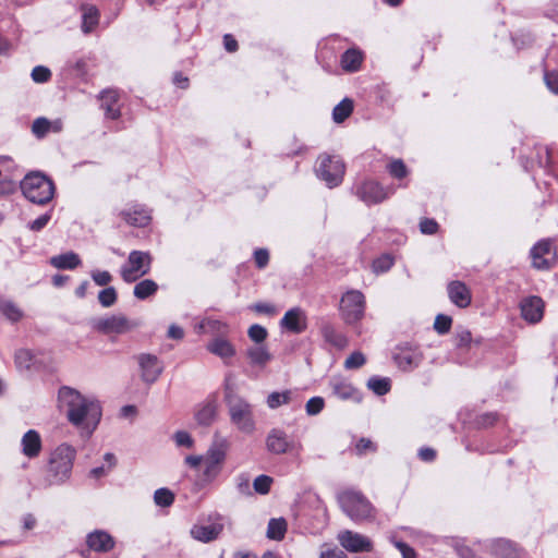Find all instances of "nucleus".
<instances>
[{
  "instance_id": "obj_19",
  "label": "nucleus",
  "mask_w": 558,
  "mask_h": 558,
  "mask_svg": "<svg viewBox=\"0 0 558 558\" xmlns=\"http://www.w3.org/2000/svg\"><path fill=\"white\" fill-rule=\"evenodd\" d=\"M330 387L332 389L333 396L342 400H353L355 402H360L362 400L361 393L356 388L352 386L351 383L341 379L335 378L330 381Z\"/></svg>"
},
{
  "instance_id": "obj_59",
  "label": "nucleus",
  "mask_w": 558,
  "mask_h": 558,
  "mask_svg": "<svg viewBox=\"0 0 558 558\" xmlns=\"http://www.w3.org/2000/svg\"><path fill=\"white\" fill-rule=\"evenodd\" d=\"M472 341V335L469 330H462L456 336V344L459 348L468 347Z\"/></svg>"
},
{
  "instance_id": "obj_61",
  "label": "nucleus",
  "mask_w": 558,
  "mask_h": 558,
  "mask_svg": "<svg viewBox=\"0 0 558 558\" xmlns=\"http://www.w3.org/2000/svg\"><path fill=\"white\" fill-rule=\"evenodd\" d=\"M254 257H255L256 265L259 268H263L268 263L269 254H268L267 250L259 248V250L255 251Z\"/></svg>"
},
{
  "instance_id": "obj_63",
  "label": "nucleus",
  "mask_w": 558,
  "mask_h": 558,
  "mask_svg": "<svg viewBox=\"0 0 558 558\" xmlns=\"http://www.w3.org/2000/svg\"><path fill=\"white\" fill-rule=\"evenodd\" d=\"M168 337L175 340H181L184 337V330L178 325H171L168 329Z\"/></svg>"
},
{
  "instance_id": "obj_13",
  "label": "nucleus",
  "mask_w": 558,
  "mask_h": 558,
  "mask_svg": "<svg viewBox=\"0 0 558 558\" xmlns=\"http://www.w3.org/2000/svg\"><path fill=\"white\" fill-rule=\"evenodd\" d=\"M136 360L141 368L142 380L148 385L154 384L163 371L160 360L149 353H141Z\"/></svg>"
},
{
  "instance_id": "obj_64",
  "label": "nucleus",
  "mask_w": 558,
  "mask_h": 558,
  "mask_svg": "<svg viewBox=\"0 0 558 558\" xmlns=\"http://www.w3.org/2000/svg\"><path fill=\"white\" fill-rule=\"evenodd\" d=\"M320 558H348L340 549L333 548L320 553Z\"/></svg>"
},
{
  "instance_id": "obj_48",
  "label": "nucleus",
  "mask_w": 558,
  "mask_h": 558,
  "mask_svg": "<svg viewBox=\"0 0 558 558\" xmlns=\"http://www.w3.org/2000/svg\"><path fill=\"white\" fill-rule=\"evenodd\" d=\"M393 265V259L389 255H384L373 263V270L376 274L385 272L389 270Z\"/></svg>"
},
{
  "instance_id": "obj_42",
  "label": "nucleus",
  "mask_w": 558,
  "mask_h": 558,
  "mask_svg": "<svg viewBox=\"0 0 558 558\" xmlns=\"http://www.w3.org/2000/svg\"><path fill=\"white\" fill-rule=\"evenodd\" d=\"M247 335L256 344H262L266 340L268 331L265 327L254 324L248 328Z\"/></svg>"
},
{
  "instance_id": "obj_15",
  "label": "nucleus",
  "mask_w": 558,
  "mask_h": 558,
  "mask_svg": "<svg viewBox=\"0 0 558 558\" xmlns=\"http://www.w3.org/2000/svg\"><path fill=\"white\" fill-rule=\"evenodd\" d=\"M356 194L361 201L366 204H377L387 198L388 193L383 186L374 181L363 182L356 190Z\"/></svg>"
},
{
  "instance_id": "obj_29",
  "label": "nucleus",
  "mask_w": 558,
  "mask_h": 558,
  "mask_svg": "<svg viewBox=\"0 0 558 558\" xmlns=\"http://www.w3.org/2000/svg\"><path fill=\"white\" fill-rule=\"evenodd\" d=\"M362 60L361 51L349 49L341 57V66L347 72H355L360 69Z\"/></svg>"
},
{
  "instance_id": "obj_17",
  "label": "nucleus",
  "mask_w": 558,
  "mask_h": 558,
  "mask_svg": "<svg viewBox=\"0 0 558 558\" xmlns=\"http://www.w3.org/2000/svg\"><path fill=\"white\" fill-rule=\"evenodd\" d=\"M218 412V403L215 398H209L205 402L201 403L195 410V421L202 426L211 425Z\"/></svg>"
},
{
  "instance_id": "obj_57",
  "label": "nucleus",
  "mask_w": 558,
  "mask_h": 558,
  "mask_svg": "<svg viewBox=\"0 0 558 558\" xmlns=\"http://www.w3.org/2000/svg\"><path fill=\"white\" fill-rule=\"evenodd\" d=\"M252 310H254L256 313L266 314L269 316L275 315L277 312L276 307L269 303H256L252 306Z\"/></svg>"
},
{
  "instance_id": "obj_25",
  "label": "nucleus",
  "mask_w": 558,
  "mask_h": 558,
  "mask_svg": "<svg viewBox=\"0 0 558 558\" xmlns=\"http://www.w3.org/2000/svg\"><path fill=\"white\" fill-rule=\"evenodd\" d=\"M121 215L129 225L134 227H145L150 221L149 213L140 206L122 211Z\"/></svg>"
},
{
  "instance_id": "obj_12",
  "label": "nucleus",
  "mask_w": 558,
  "mask_h": 558,
  "mask_svg": "<svg viewBox=\"0 0 558 558\" xmlns=\"http://www.w3.org/2000/svg\"><path fill=\"white\" fill-rule=\"evenodd\" d=\"M337 539L350 553H368L373 550V542L368 537L350 530L341 531Z\"/></svg>"
},
{
  "instance_id": "obj_51",
  "label": "nucleus",
  "mask_w": 558,
  "mask_h": 558,
  "mask_svg": "<svg viewBox=\"0 0 558 558\" xmlns=\"http://www.w3.org/2000/svg\"><path fill=\"white\" fill-rule=\"evenodd\" d=\"M388 169H389L390 174L397 179H402L408 173L405 165L400 159L393 160L392 162H390L388 166Z\"/></svg>"
},
{
  "instance_id": "obj_54",
  "label": "nucleus",
  "mask_w": 558,
  "mask_h": 558,
  "mask_svg": "<svg viewBox=\"0 0 558 558\" xmlns=\"http://www.w3.org/2000/svg\"><path fill=\"white\" fill-rule=\"evenodd\" d=\"M231 397H240L235 393L234 387V378L231 374H229L225 379V401L228 403V398Z\"/></svg>"
},
{
  "instance_id": "obj_60",
  "label": "nucleus",
  "mask_w": 558,
  "mask_h": 558,
  "mask_svg": "<svg viewBox=\"0 0 558 558\" xmlns=\"http://www.w3.org/2000/svg\"><path fill=\"white\" fill-rule=\"evenodd\" d=\"M395 546L400 550L403 558H415V551L409 545L400 541H393Z\"/></svg>"
},
{
  "instance_id": "obj_34",
  "label": "nucleus",
  "mask_w": 558,
  "mask_h": 558,
  "mask_svg": "<svg viewBox=\"0 0 558 558\" xmlns=\"http://www.w3.org/2000/svg\"><path fill=\"white\" fill-rule=\"evenodd\" d=\"M367 387L377 396H384L390 391V379L386 377H371Z\"/></svg>"
},
{
  "instance_id": "obj_10",
  "label": "nucleus",
  "mask_w": 558,
  "mask_h": 558,
  "mask_svg": "<svg viewBox=\"0 0 558 558\" xmlns=\"http://www.w3.org/2000/svg\"><path fill=\"white\" fill-rule=\"evenodd\" d=\"M228 442L226 439L216 441L204 456V476L208 481H213L218 476L221 465L226 459Z\"/></svg>"
},
{
  "instance_id": "obj_40",
  "label": "nucleus",
  "mask_w": 558,
  "mask_h": 558,
  "mask_svg": "<svg viewBox=\"0 0 558 558\" xmlns=\"http://www.w3.org/2000/svg\"><path fill=\"white\" fill-rule=\"evenodd\" d=\"M117 291L113 287L101 290L98 294V301L104 307H110L117 302Z\"/></svg>"
},
{
  "instance_id": "obj_56",
  "label": "nucleus",
  "mask_w": 558,
  "mask_h": 558,
  "mask_svg": "<svg viewBox=\"0 0 558 558\" xmlns=\"http://www.w3.org/2000/svg\"><path fill=\"white\" fill-rule=\"evenodd\" d=\"M437 228L438 225L434 219H424L420 223V229L424 234H434Z\"/></svg>"
},
{
  "instance_id": "obj_32",
  "label": "nucleus",
  "mask_w": 558,
  "mask_h": 558,
  "mask_svg": "<svg viewBox=\"0 0 558 558\" xmlns=\"http://www.w3.org/2000/svg\"><path fill=\"white\" fill-rule=\"evenodd\" d=\"M287 532V522L283 518L270 519L267 526V537L275 541H281Z\"/></svg>"
},
{
  "instance_id": "obj_36",
  "label": "nucleus",
  "mask_w": 558,
  "mask_h": 558,
  "mask_svg": "<svg viewBox=\"0 0 558 558\" xmlns=\"http://www.w3.org/2000/svg\"><path fill=\"white\" fill-rule=\"evenodd\" d=\"M0 312L11 322H17L23 317V312L9 300L0 301Z\"/></svg>"
},
{
  "instance_id": "obj_47",
  "label": "nucleus",
  "mask_w": 558,
  "mask_h": 558,
  "mask_svg": "<svg viewBox=\"0 0 558 558\" xmlns=\"http://www.w3.org/2000/svg\"><path fill=\"white\" fill-rule=\"evenodd\" d=\"M31 76L35 83H46L50 80L51 72L46 66L37 65L32 70Z\"/></svg>"
},
{
  "instance_id": "obj_44",
  "label": "nucleus",
  "mask_w": 558,
  "mask_h": 558,
  "mask_svg": "<svg viewBox=\"0 0 558 558\" xmlns=\"http://www.w3.org/2000/svg\"><path fill=\"white\" fill-rule=\"evenodd\" d=\"M32 132L37 138H43L49 133L48 119L40 117L34 120Z\"/></svg>"
},
{
  "instance_id": "obj_37",
  "label": "nucleus",
  "mask_w": 558,
  "mask_h": 558,
  "mask_svg": "<svg viewBox=\"0 0 558 558\" xmlns=\"http://www.w3.org/2000/svg\"><path fill=\"white\" fill-rule=\"evenodd\" d=\"M292 392L290 390H286L282 392H271L267 397V405L270 409H277L283 404H288L291 401Z\"/></svg>"
},
{
  "instance_id": "obj_30",
  "label": "nucleus",
  "mask_w": 558,
  "mask_h": 558,
  "mask_svg": "<svg viewBox=\"0 0 558 558\" xmlns=\"http://www.w3.org/2000/svg\"><path fill=\"white\" fill-rule=\"evenodd\" d=\"M322 335L326 342L330 343L331 345L342 349L347 345V339L345 337L338 332L333 326L330 324H325L322 327Z\"/></svg>"
},
{
  "instance_id": "obj_50",
  "label": "nucleus",
  "mask_w": 558,
  "mask_h": 558,
  "mask_svg": "<svg viewBox=\"0 0 558 558\" xmlns=\"http://www.w3.org/2000/svg\"><path fill=\"white\" fill-rule=\"evenodd\" d=\"M324 399L322 397L311 398L305 405L308 415H316L324 409Z\"/></svg>"
},
{
  "instance_id": "obj_5",
  "label": "nucleus",
  "mask_w": 558,
  "mask_h": 558,
  "mask_svg": "<svg viewBox=\"0 0 558 558\" xmlns=\"http://www.w3.org/2000/svg\"><path fill=\"white\" fill-rule=\"evenodd\" d=\"M228 412L231 423L242 433L252 434L255 430L253 407L242 397L228 398Z\"/></svg>"
},
{
  "instance_id": "obj_35",
  "label": "nucleus",
  "mask_w": 558,
  "mask_h": 558,
  "mask_svg": "<svg viewBox=\"0 0 558 558\" xmlns=\"http://www.w3.org/2000/svg\"><path fill=\"white\" fill-rule=\"evenodd\" d=\"M353 110V102L352 100L345 98L341 102H339L332 111V118L335 122L341 123L343 122Z\"/></svg>"
},
{
  "instance_id": "obj_2",
  "label": "nucleus",
  "mask_w": 558,
  "mask_h": 558,
  "mask_svg": "<svg viewBox=\"0 0 558 558\" xmlns=\"http://www.w3.org/2000/svg\"><path fill=\"white\" fill-rule=\"evenodd\" d=\"M21 189L28 201L39 205L50 202L54 194L53 182L40 172L27 174L21 182Z\"/></svg>"
},
{
  "instance_id": "obj_26",
  "label": "nucleus",
  "mask_w": 558,
  "mask_h": 558,
  "mask_svg": "<svg viewBox=\"0 0 558 558\" xmlns=\"http://www.w3.org/2000/svg\"><path fill=\"white\" fill-rule=\"evenodd\" d=\"M50 264L58 269H74L81 265L80 256L74 252L56 255L50 258Z\"/></svg>"
},
{
  "instance_id": "obj_33",
  "label": "nucleus",
  "mask_w": 558,
  "mask_h": 558,
  "mask_svg": "<svg viewBox=\"0 0 558 558\" xmlns=\"http://www.w3.org/2000/svg\"><path fill=\"white\" fill-rule=\"evenodd\" d=\"M157 289H158V286L154 280L145 279V280L140 281L134 287L133 293H134L135 298H137L140 300H145L148 296L155 294Z\"/></svg>"
},
{
  "instance_id": "obj_58",
  "label": "nucleus",
  "mask_w": 558,
  "mask_h": 558,
  "mask_svg": "<svg viewBox=\"0 0 558 558\" xmlns=\"http://www.w3.org/2000/svg\"><path fill=\"white\" fill-rule=\"evenodd\" d=\"M544 78L547 87L553 93L558 94V72L546 73Z\"/></svg>"
},
{
  "instance_id": "obj_14",
  "label": "nucleus",
  "mask_w": 558,
  "mask_h": 558,
  "mask_svg": "<svg viewBox=\"0 0 558 558\" xmlns=\"http://www.w3.org/2000/svg\"><path fill=\"white\" fill-rule=\"evenodd\" d=\"M282 329L291 333H302L307 328V317L301 307H293L286 312L280 320Z\"/></svg>"
},
{
  "instance_id": "obj_53",
  "label": "nucleus",
  "mask_w": 558,
  "mask_h": 558,
  "mask_svg": "<svg viewBox=\"0 0 558 558\" xmlns=\"http://www.w3.org/2000/svg\"><path fill=\"white\" fill-rule=\"evenodd\" d=\"M174 441L179 447L192 448L194 446V439L184 430H179L174 434Z\"/></svg>"
},
{
  "instance_id": "obj_46",
  "label": "nucleus",
  "mask_w": 558,
  "mask_h": 558,
  "mask_svg": "<svg viewBox=\"0 0 558 558\" xmlns=\"http://www.w3.org/2000/svg\"><path fill=\"white\" fill-rule=\"evenodd\" d=\"M272 478L268 475H259L253 482V487L256 493L265 495L269 492Z\"/></svg>"
},
{
  "instance_id": "obj_28",
  "label": "nucleus",
  "mask_w": 558,
  "mask_h": 558,
  "mask_svg": "<svg viewBox=\"0 0 558 558\" xmlns=\"http://www.w3.org/2000/svg\"><path fill=\"white\" fill-rule=\"evenodd\" d=\"M247 357L254 365L265 366L270 360L271 354L265 345L256 344L247 349Z\"/></svg>"
},
{
  "instance_id": "obj_22",
  "label": "nucleus",
  "mask_w": 558,
  "mask_h": 558,
  "mask_svg": "<svg viewBox=\"0 0 558 558\" xmlns=\"http://www.w3.org/2000/svg\"><path fill=\"white\" fill-rule=\"evenodd\" d=\"M87 545L95 551L106 553L113 548V538L105 531H94L87 536Z\"/></svg>"
},
{
  "instance_id": "obj_38",
  "label": "nucleus",
  "mask_w": 558,
  "mask_h": 558,
  "mask_svg": "<svg viewBox=\"0 0 558 558\" xmlns=\"http://www.w3.org/2000/svg\"><path fill=\"white\" fill-rule=\"evenodd\" d=\"M98 23V11L94 7L85 9L83 13L82 29L84 33H89Z\"/></svg>"
},
{
  "instance_id": "obj_39",
  "label": "nucleus",
  "mask_w": 558,
  "mask_h": 558,
  "mask_svg": "<svg viewBox=\"0 0 558 558\" xmlns=\"http://www.w3.org/2000/svg\"><path fill=\"white\" fill-rule=\"evenodd\" d=\"M154 501L159 507H170L174 501V494L168 488H158L154 493Z\"/></svg>"
},
{
  "instance_id": "obj_3",
  "label": "nucleus",
  "mask_w": 558,
  "mask_h": 558,
  "mask_svg": "<svg viewBox=\"0 0 558 558\" xmlns=\"http://www.w3.org/2000/svg\"><path fill=\"white\" fill-rule=\"evenodd\" d=\"M342 511L353 521L361 522L374 517V508L360 492L344 490L338 495Z\"/></svg>"
},
{
  "instance_id": "obj_23",
  "label": "nucleus",
  "mask_w": 558,
  "mask_h": 558,
  "mask_svg": "<svg viewBox=\"0 0 558 558\" xmlns=\"http://www.w3.org/2000/svg\"><path fill=\"white\" fill-rule=\"evenodd\" d=\"M395 360L399 368L411 371L418 366L422 361V354L415 349H401L395 355Z\"/></svg>"
},
{
  "instance_id": "obj_16",
  "label": "nucleus",
  "mask_w": 558,
  "mask_h": 558,
  "mask_svg": "<svg viewBox=\"0 0 558 558\" xmlns=\"http://www.w3.org/2000/svg\"><path fill=\"white\" fill-rule=\"evenodd\" d=\"M522 317L532 324L538 323L543 318L544 302L538 296H530L521 302Z\"/></svg>"
},
{
  "instance_id": "obj_45",
  "label": "nucleus",
  "mask_w": 558,
  "mask_h": 558,
  "mask_svg": "<svg viewBox=\"0 0 558 558\" xmlns=\"http://www.w3.org/2000/svg\"><path fill=\"white\" fill-rule=\"evenodd\" d=\"M365 355L360 351H355L347 357V360L344 361V367L347 369L360 368L365 364Z\"/></svg>"
},
{
  "instance_id": "obj_18",
  "label": "nucleus",
  "mask_w": 558,
  "mask_h": 558,
  "mask_svg": "<svg viewBox=\"0 0 558 558\" xmlns=\"http://www.w3.org/2000/svg\"><path fill=\"white\" fill-rule=\"evenodd\" d=\"M223 530V524L220 522H214L208 525H193L190 533L191 536L199 542L209 543L218 538Z\"/></svg>"
},
{
  "instance_id": "obj_9",
  "label": "nucleus",
  "mask_w": 558,
  "mask_h": 558,
  "mask_svg": "<svg viewBox=\"0 0 558 558\" xmlns=\"http://www.w3.org/2000/svg\"><path fill=\"white\" fill-rule=\"evenodd\" d=\"M316 173L329 187L337 186L342 181L344 165L339 158L322 155L317 161Z\"/></svg>"
},
{
  "instance_id": "obj_49",
  "label": "nucleus",
  "mask_w": 558,
  "mask_h": 558,
  "mask_svg": "<svg viewBox=\"0 0 558 558\" xmlns=\"http://www.w3.org/2000/svg\"><path fill=\"white\" fill-rule=\"evenodd\" d=\"M452 319L449 316L439 314L435 318L434 328L437 332L444 335L451 328Z\"/></svg>"
},
{
  "instance_id": "obj_4",
  "label": "nucleus",
  "mask_w": 558,
  "mask_h": 558,
  "mask_svg": "<svg viewBox=\"0 0 558 558\" xmlns=\"http://www.w3.org/2000/svg\"><path fill=\"white\" fill-rule=\"evenodd\" d=\"M75 453V449L66 444L60 445L52 452L48 470L51 483H63L70 477Z\"/></svg>"
},
{
  "instance_id": "obj_52",
  "label": "nucleus",
  "mask_w": 558,
  "mask_h": 558,
  "mask_svg": "<svg viewBox=\"0 0 558 558\" xmlns=\"http://www.w3.org/2000/svg\"><path fill=\"white\" fill-rule=\"evenodd\" d=\"M90 276L94 282L100 287L107 286L112 280V276L107 270H94Z\"/></svg>"
},
{
  "instance_id": "obj_6",
  "label": "nucleus",
  "mask_w": 558,
  "mask_h": 558,
  "mask_svg": "<svg viewBox=\"0 0 558 558\" xmlns=\"http://www.w3.org/2000/svg\"><path fill=\"white\" fill-rule=\"evenodd\" d=\"M365 305V296L361 291L349 290L340 300V315L347 324H355L363 318Z\"/></svg>"
},
{
  "instance_id": "obj_41",
  "label": "nucleus",
  "mask_w": 558,
  "mask_h": 558,
  "mask_svg": "<svg viewBox=\"0 0 558 558\" xmlns=\"http://www.w3.org/2000/svg\"><path fill=\"white\" fill-rule=\"evenodd\" d=\"M226 326L219 320L206 319L196 326L197 332H223Z\"/></svg>"
},
{
  "instance_id": "obj_31",
  "label": "nucleus",
  "mask_w": 558,
  "mask_h": 558,
  "mask_svg": "<svg viewBox=\"0 0 558 558\" xmlns=\"http://www.w3.org/2000/svg\"><path fill=\"white\" fill-rule=\"evenodd\" d=\"M207 349L211 353H214L222 359L231 357L235 352L233 345L229 341H227L226 339H222V338H217V339L213 340L207 345Z\"/></svg>"
},
{
  "instance_id": "obj_20",
  "label": "nucleus",
  "mask_w": 558,
  "mask_h": 558,
  "mask_svg": "<svg viewBox=\"0 0 558 558\" xmlns=\"http://www.w3.org/2000/svg\"><path fill=\"white\" fill-rule=\"evenodd\" d=\"M447 290L449 299L454 305L461 308L470 305L471 292L463 282L452 281L448 284Z\"/></svg>"
},
{
  "instance_id": "obj_62",
  "label": "nucleus",
  "mask_w": 558,
  "mask_h": 558,
  "mask_svg": "<svg viewBox=\"0 0 558 558\" xmlns=\"http://www.w3.org/2000/svg\"><path fill=\"white\" fill-rule=\"evenodd\" d=\"M355 448H356L357 453H360V454L366 452L367 450H371V451L375 450L374 444L367 438H361L357 441Z\"/></svg>"
},
{
  "instance_id": "obj_55",
  "label": "nucleus",
  "mask_w": 558,
  "mask_h": 558,
  "mask_svg": "<svg viewBox=\"0 0 558 558\" xmlns=\"http://www.w3.org/2000/svg\"><path fill=\"white\" fill-rule=\"evenodd\" d=\"M50 218H51L50 214L41 215L40 217H38L34 221H32L28 227L33 231H40L43 228H45L47 226Z\"/></svg>"
},
{
  "instance_id": "obj_11",
  "label": "nucleus",
  "mask_w": 558,
  "mask_h": 558,
  "mask_svg": "<svg viewBox=\"0 0 558 558\" xmlns=\"http://www.w3.org/2000/svg\"><path fill=\"white\" fill-rule=\"evenodd\" d=\"M531 258L533 267L536 269L547 270L551 268L557 260L553 242L546 239L536 243L531 250Z\"/></svg>"
},
{
  "instance_id": "obj_1",
  "label": "nucleus",
  "mask_w": 558,
  "mask_h": 558,
  "mask_svg": "<svg viewBox=\"0 0 558 558\" xmlns=\"http://www.w3.org/2000/svg\"><path fill=\"white\" fill-rule=\"evenodd\" d=\"M60 409L75 427L90 435L101 418V408L94 398L83 396L70 387H61L58 392Z\"/></svg>"
},
{
  "instance_id": "obj_43",
  "label": "nucleus",
  "mask_w": 558,
  "mask_h": 558,
  "mask_svg": "<svg viewBox=\"0 0 558 558\" xmlns=\"http://www.w3.org/2000/svg\"><path fill=\"white\" fill-rule=\"evenodd\" d=\"M33 362V354L25 349H20L15 353V365L19 369H28Z\"/></svg>"
},
{
  "instance_id": "obj_7",
  "label": "nucleus",
  "mask_w": 558,
  "mask_h": 558,
  "mask_svg": "<svg viewBox=\"0 0 558 558\" xmlns=\"http://www.w3.org/2000/svg\"><path fill=\"white\" fill-rule=\"evenodd\" d=\"M150 264L151 257L149 253L132 251L126 263L121 267V277L128 283L134 282L149 272Z\"/></svg>"
},
{
  "instance_id": "obj_8",
  "label": "nucleus",
  "mask_w": 558,
  "mask_h": 558,
  "mask_svg": "<svg viewBox=\"0 0 558 558\" xmlns=\"http://www.w3.org/2000/svg\"><path fill=\"white\" fill-rule=\"evenodd\" d=\"M140 326L138 322L130 320L122 314L109 315L93 320V328L105 335L126 333Z\"/></svg>"
},
{
  "instance_id": "obj_21",
  "label": "nucleus",
  "mask_w": 558,
  "mask_h": 558,
  "mask_svg": "<svg viewBox=\"0 0 558 558\" xmlns=\"http://www.w3.org/2000/svg\"><path fill=\"white\" fill-rule=\"evenodd\" d=\"M22 452L29 459L36 458L41 451V438L35 429L27 430L21 440Z\"/></svg>"
},
{
  "instance_id": "obj_27",
  "label": "nucleus",
  "mask_w": 558,
  "mask_h": 558,
  "mask_svg": "<svg viewBox=\"0 0 558 558\" xmlns=\"http://www.w3.org/2000/svg\"><path fill=\"white\" fill-rule=\"evenodd\" d=\"M101 107L106 111V116L110 119H118L120 117V110L116 108L118 101V94L116 90H105L101 96Z\"/></svg>"
},
{
  "instance_id": "obj_24",
  "label": "nucleus",
  "mask_w": 558,
  "mask_h": 558,
  "mask_svg": "<svg viewBox=\"0 0 558 558\" xmlns=\"http://www.w3.org/2000/svg\"><path fill=\"white\" fill-rule=\"evenodd\" d=\"M266 446L270 452L281 454L289 449L290 442L284 432L272 429L267 436Z\"/></svg>"
}]
</instances>
